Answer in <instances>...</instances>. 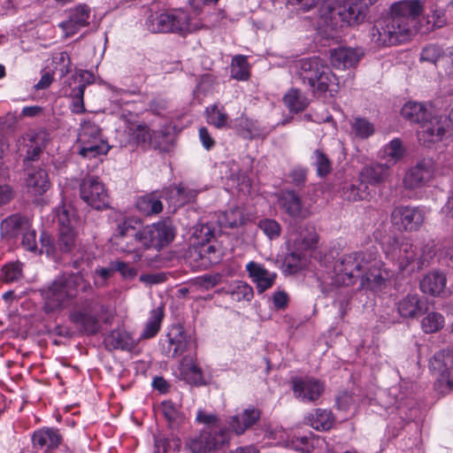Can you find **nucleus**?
<instances>
[{
	"label": "nucleus",
	"mask_w": 453,
	"mask_h": 453,
	"mask_svg": "<svg viewBox=\"0 0 453 453\" xmlns=\"http://www.w3.org/2000/svg\"><path fill=\"white\" fill-rule=\"evenodd\" d=\"M383 250L395 269L385 268L377 247L370 246L342 256L334 265L333 283L349 286L360 279L363 288L378 291L394 276L395 271L410 273L420 270V262H417V248L407 240L389 237L383 244Z\"/></svg>",
	"instance_id": "obj_1"
},
{
	"label": "nucleus",
	"mask_w": 453,
	"mask_h": 453,
	"mask_svg": "<svg viewBox=\"0 0 453 453\" xmlns=\"http://www.w3.org/2000/svg\"><path fill=\"white\" fill-rule=\"evenodd\" d=\"M174 229L168 220L142 226L139 219L128 218L119 223L111 238V247L119 252L134 253V261H141L143 250H160L171 243Z\"/></svg>",
	"instance_id": "obj_2"
},
{
	"label": "nucleus",
	"mask_w": 453,
	"mask_h": 453,
	"mask_svg": "<svg viewBox=\"0 0 453 453\" xmlns=\"http://www.w3.org/2000/svg\"><path fill=\"white\" fill-rule=\"evenodd\" d=\"M90 284L82 274L62 275L58 277L50 285L42 289L44 310L53 312L67 307L76 297L78 291H87Z\"/></svg>",
	"instance_id": "obj_3"
},
{
	"label": "nucleus",
	"mask_w": 453,
	"mask_h": 453,
	"mask_svg": "<svg viewBox=\"0 0 453 453\" xmlns=\"http://www.w3.org/2000/svg\"><path fill=\"white\" fill-rule=\"evenodd\" d=\"M297 75L313 92L335 91L337 78L319 57L305 58L295 62Z\"/></svg>",
	"instance_id": "obj_4"
},
{
	"label": "nucleus",
	"mask_w": 453,
	"mask_h": 453,
	"mask_svg": "<svg viewBox=\"0 0 453 453\" xmlns=\"http://www.w3.org/2000/svg\"><path fill=\"white\" fill-rule=\"evenodd\" d=\"M388 16L390 27L393 26L395 38L398 44L406 42L415 34L416 19L423 10L420 0H403L391 5Z\"/></svg>",
	"instance_id": "obj_5"
},
{
	"label": "nucleus",
	"mask_w": 453,
	"mask_h": 453,
	"mask_svg": "<svg viewBox=\"0 0 453 453\" xmlns=\"http://www.w3.org/2000/svg\"><path fill=\"white\" fill-rule=\"evenodd\" d=\"M196 420L208 426L210 432L190 439L186 444V449L190 453H215L226 441L225 427L219 425L216 415L203 411H198Z\"/></svg>",
	"instance_id": "obj_6"
},
{
	"label": "nucleus",
	"mask_w": 453,
	"mask_h": 453,
	"mask_svg": "<svg viewBox=\"0 0 453 453\" xmlns=\"http://www.w3.org/2000/svg\"><path fill=\"white\" fill-rule=\"evenodd\" d=\"M77 144L79 154L89 159L106 155L111 149L101 128L90 120H84L81 124Z\"/></svg>",
	"instance_id": "obj_7"
},
{
	"label": "nucleus",
	"mask_w": 453,
	"mask_h": 453,
	"mask_svg": "<svg viewBox=\"0 0 453 453\" xmlns=\"http://www.w3.org/2000/svg\"><path fill=\"white\" fill-rule=\"evenodd\" d=\"M376 0H330L327 4L331 19L338 17L342 22L352 26L363 21L368 7Z\"/></svg>",
	"instance_id": "obj_8"
},
{
	"label": "nucleus",
	"mask_w": 453,
	"mask_h": 453,
	"mask_svg": "<svg viewBox=\"0 0 453 453\" xmlns=\"http://www.w3.org/2000/svg\"><path fill=\"white\" fill-rule=\"evenodd\" d=\"M99 315L105 323H110L113 317L112 312L108 311L104 306L98 305L97 303H90L81 309L73 311L70 314V319L84 333L95 334L101 327L100 319L97 318Z\"/></svg>",
	"instance_id": "obj_9"
},
{
	"label": "nucleus",
	"mask_w": 453,
	"mask_h": 453,
	"mask_svg": "<svg viewBox=\"0 0 453 453\" xmlns=\"http://www.w3.org/2000/svg\"><path fill=\"white\" fill-rule=\"evenodd\" d=\"M58 223V245L64 250H70L75 244L79 219L76 210L71 204H63L55 211Z\"/></svg>",
	"instance_id": "obj_10"
},
{
	"label": "nucleus",
	"mask_w": 453,
	"mask_h": 453,
	"mask_svg": "<svg viewBox=\"0 0 453 453\" xmlns=\"http://www.w3.org/2000/svg\"><path fill=\"white\" fill-rule=\"evenodd\" d=\"M81 198L91 208L102 211L110 206L108 192L98 177L87 176L80 185Z\"/></svg>",
	"instance_id": "obj_11"
},
{
	"label": "nucleus",
	"mask_w": 453,
	"mask_h": 453,
	"mask_svg": "<svg viewBox=\"0 0 453 453\" xmlns=\"http://www.w3.org/2000/svg\"><path fill=\"white\" fill-rule=\"evenodd\" d=\"M293 395L303 403H316L325 391V384L314 377H294L290 380Z\"/></svg>",
	"instance_id": "obj_12"
},
{
	"label": "nucleus",
	"mask_w": 453,
	"mask_h": 453,
	"mask_svg": "<svg viewBox=\"0 0 453 453\" xmlns=\"http://www.w3.org/2000/svg\"><path fill=\"white\" fill-rule=\"evenodd\" d=\"M449 127V119L444 115H431L419 126L418 139L425 146L442 140Z\"/></svg>",
	"instance_id": "obj_13"
},
{
	"label": "nucleus",
	"mask_w": 453,
	"mask_h": 453,
	"mask_svg": "<svg viewBox=\"0 0 453 453\" xmlns=\"http://www.w3.org/2000/svg\"><path fill=\"white\" fill-rule=\"evenodd\" d=\"M426 213L424 210L412 206H397L391 212V222L399 230L417 231L423 225Z\"/></svg>",
	"instance_id": "obj_14"
},
{
	"label": "nucleus",
	"mask_w": 453,
	"mask_h": 453,
	"mask_svg": "<svg viewBox=\"0 0 453 453\" xmlns=\"http://www.w3.org/2000/svg\"><path fill=\"white\" fill-rule=\"evenodd\" d=\"M434 169L430 160H422L411 167L403 178L408 189H415L426 184L433 177Z\"/></svg>",
	"instance_id": "obj_15"
},
{
	"label": "nucleus",
	"mask_w": 453,
	"mask_h": 453,
	"mask_svg": "<svg viewBox=\"0 0 453 453\" xmlns=\"http://www.w3.org/2000/svg\"><path fill=\"white\" fill-rule=\"evenodd\" d=\"M196 342L192 335L187 334L180 327L173 328L168 334V355L177 357L186 351L192 352Z\"/></svg>",
	"instance_id": "obj_16"
},
{
	"label": "nucleus",
	"mask_w": 453,
	"mask_h": 453,
	"mask_svg": "<svg viewBox=\"0 0 453 453\" xmlns=\"http://www.w3.org/2000/svg\"><path fill=\"white\" fill-rule=\"evenodd\" d=\"M89 18V7L86 4H78L70 9L68 20L61 22L59 27L65 32V36H71L81 27L88 26Z\"/></svg>",
	"instance_id": "obj_17"
},
{
	"label": "nucleus",
	"mask_w": 453,
	"mask_h": 453,
	"mask_svg": "<svg viewBox=\"0 0 453 453\" xmlns=\"http://www.w3.org/2000/svg\"><path fill=\"white\" fill-rule=\"evenodd\" d=\"M246 270L255 283L258 293L271 288L275 282L277 274L265 268L261 264L250 261L246 265Z\"/></svg>",
	"instance_id": "obj_18"
},
{
	"label": "nucleus",
	"mask_w": 453,
	"mask_h": 453,
	"mask_svg": "<svg viewBox=\"0 0 453 453\" xmlns=\"http://www.w3.org/2000/svg\"><path fill=\"white\" fill-rule=\"evenodd\" d=\"M393 26L390 27L388 18L377 20L370 31L371 42L378 47H390L397 45L395 38Z\"/></svg>",
	"instance_id": "obj_19"
},
{
	"label": "nucleus",
	"mask_w": 453,
	"mask_h": 453,
	"mask_svg": "<svg viewBox=\"0 0 453 453\" xmlns=\"http://www.w3.org/2000/svg\"><path fill=\"white\" fill-rule=\"evenodd\" d=\"M123 121L126 126V132L129 135V142L134 143H143L150 142L152 137L151 129L143 123H140L134 119L132 113L125 115Z\"/></svg>",
	"instance_id": "obj_20"
},
{
	"label": "nucleus",
	"mask_w": 453,
	"mask_h": 453,
	"mask_svg": "<svg viewBox=\"0 0 453 453\" xmlns=\"http://www.w3.org/2000/svg\"><path fill=\"white\" fill-rule=\"evenodd\" d=\"M397 311L403 318L413 319L426 311V303L418 294H408L397 303Z\"/></svg>",
	"instance_id": "obj_21"
},
{
	"label": "nucleus",
	"mask_w": 453,
	"mask_h": 453,
	"mask_svg": "<svg viewBox=\"0 0 453 453\" xmlns=\"http://www.w3.org/2000/svg\"><path fill=\"white\" fill-rule=\"evenodd\" d=\"M401 114L405 119L420 126L433 114L432 105L422 102L408 101L402 107Z\"/></svg>",
	"instance_id": "obj_22"
},
{
	"label": "nucleus",
	"mask_w": 453,
	"mask_h": 453,
	"mask_svg": "<svg viewBox=\"0 0 453 453\" xmlns=\"http://www.w3.org/2000/svg\"><path fill=\"white\" fill-rule=\"evenodd\" d=\"M389 176V165L381 163L370 164L363 166L358 177L366 185H380Z\"/></svg>",
	"instance_id": "obj_23"
},
{
	"label": "nucleus",
	"mask_w": 453,
	"mask_h": 453,
	"mask_svg": "<svg viewBox=\"0 0 453 453\" xmlns=\"http://www.w3.org/2000/svg\"><path fill=\"white\" fill-rule=\"evenodd\" d=\"M279 204L291 218H304L306 216L301 198L294 190H283L279 197Z\"/></svg>",
	"instance_id": "obj_24"
},
{
	"label": "nucleus",
	"mask_w": 453,
	"mask_h": 453,
	"mask_svg": "<svg viewBox=\"0 0 453 453\" xmlns=\"http://www.w3.org/2000/svg\"><path fill=\"white\" fill-rule=\"evenodd\" d=\"M260 416L261 413L258 409L247 408L242 413L232 418L229 428L235 434H242L259 420Z\"/></svg>",
	"instance_id": "obj_25"
},
{
	"label": "nucleus",
	"mask_w": 453,
	"mask_h": 453,
	"mask_svg": "<svg viewBox=\"0 0 453 453\" xmlns=\"http://www.w3.org/2000/svg\"><path fill=\"white\" fill-rule=\"evenodd\" d=\"M361 56L357 50L342 47L331 50L330 61L334 67L345 69L355 65Z\"/></svg>",
	"instance_id": "obj_26"
},
{
	"label": "nucleus",
	"mask_w": 453,
	"mask_h": 453,
	"mask_svg": "<svg viewBox=\"0 0 453 453\" xmlns=\"http://www.w3.org/2000/svg\"><path fill=\"white\" fill-rule=\"evenodd\" d=\"M61 441L62 437L58 431L57 429L49 427L36 430L32 436V442L34 447L40 449H56L61 443Z\"/></svg>",
	"instance_id": "obj_27"
},
{
	"label": "nucleus",
	"mask_w": 453,
	"mask_h": 453,
	"mask_svg": "<svg viewBox=\"0 0 453 453\" xmlns=\"http://www.w3.org/2000/svg\"><path fill=\"white\" fill-rule=\"evenodd\" d=\"M446 275L438 271L427 273L420 281V289L425 294L439 296L446 287Z\"/></svg>",
	"instance_id": "obj_28"
},
{
	"label": "nucleus",
	"mask_w": 453,
	"mask_h": 453,
	"mask_svg": "<svg viewBox=\"0 0 453 453\" xmlns=\"http://www.w3.org/2000/svg\"><path fill=\"white\" fill-rule=\"evenodd\" d=\"M429 368L434 373L453 374V349L436 352L429 361Z\"/></svg>",
	"instance_id": "obj_29"
},
{
	"label": "nucleus",
	"mask_w": 453,
	"mask_h": 453,
	"mask_svg": "<svg viewBox=\"0 0 453 453\" xmlns=\"http://www.w3.org/2000/svg\"><path fill=\"white\" fill-rule=\"evenodd\" d=\"M305 422L316 430H329L334 424V417L331 411L319 408L306 416Z\"/></svg>",
	"instance_id": "obj_30"
},
{
	"label": "nucleus",
	"mask_w": 453,
	"mask_h": 453,
	"mask_svg": "<svg viewBox=\"0 0 453 453\" xmlns=\"http://www.w3.org/2000/svg\"><path fill=\"white\" fill-rule=\"evenodd\" d=\"M171 23L170 33H176L184 35L194 30L190 23L188 13L182 9H174L170 11Z\"/></svg>",
	"instance_id": "obj_31"
},
{
	"label": "nucleus",
	"mask_w": 453,
	"mask_h": 453,
	"mask_svg": "<svg viewBox=\"0 0 453 453\" xmlns=\"http://www.w3.org/2000/svg\"><path fill=\"white\" fill-rule=\"evenodd\" d=\"M27 227V220L19 214H14L2 221L1 233L6 237L14 238L23 233Z\"/></svg>",
	"instance_id": "obj_32"
},
{
	"label": "nucleus",
	"mask_w": 453,
	"mask_h": 453,
	"mask_svg": "<svg viewBox=\"0 0 453 453\" xmlns=\"http://www.w3.org/2000/svg\"><path fill=\"white\" fill-rule=\"evenodd\" d=\"M160 197L161 196L157 192L142 196L138 197L136 201V208L141 213L144 215L159 213L163 209Z\"/></svg>",
	"instance_id": "obj_33"
},
{
	"label": "nucleus",
	"mask_w": 453,
	"mask_h": 453,
	"mask_svg": "<svg viewBox=\"0 0 453 453\" xmlns=\"http://www.w3.org/2000/svg\"><path fill=\"white\" fill-rule=\"evenodd\" d=\"M342 196L352 202L366 200L371 196L369 186L358 178L355 182L346 184L342 188Z\"/></svg>",
	"instance_id": "obj_34"
},
{
	"label": "nucleus",
	"mask_w": 453,
	"mask_h": 453,
	"mask_svg": "<svg viewBox=\"0 0 453 453\" xmlns=\"http://www.w3.org/2000/svg\"><path fill=\"white\" fill-rule=\"evenodd\" d=\"M28 191L34 195H42L50 188L47 173L42 169L35 170L27 179Z\"/></svg>",
	"instance_id": "obj_35"
},
{
	"label": "nucleus",
	"mask_w": 453,
	"mask_h": 453,
	"mask_svg": "<svg viewBox=\"0 0 453 453\" xmlns=\"http://www.w3.org/2000/svg\"><path fill=\"white\" fill-rule=\"evenodd\" d=\"M228 295L234 302L249 303L253 298L254 292L248 283L234 280L228 284Z\"/></svg>",
	"instance_id": "obj_36"
},
{
	"label": "nucleus",
	"mask_w": 453,
	"mask_h": 453,
	"mask_svg": "<svg viewBox=\"0 0 453 453\" xmlns=\"http://www.w3.org/2000/svg\"><path fill=\"white\" fill-rule=\"evenodd\" d=\"M170 11L151 14L145 22L146 28L151 33H170Z\"/></svg>",
	"instance_id": "obj_37"
},
{
	"label": "nucleus",
	"mask_w": 453,
	"mask_h": 453,
	"mask_svg": "<svg viewBox=\"0 0 453 453\" xmlns=\"http://www.w3.org/2000/svg\"><path fill=\"white\" fill-rule=\"evenodd\" d=\"M403 153L404 149L402 142L399 139H394L383 147L380 151V157L381 159L386 160L384 164L390 167L403 156Z\"/></svg>",
	"instance_id": "obj_38"
},
{
	"label": "nucleus",
	"mask_w": 453,
	"mask_h": 453,
	"mask_svg": "<svg viewBox=\"0 0 453 453\" xmlns=\"http://www.w3.org/2000/svg\"><path fill=\"white\" fill-rule=\"evenodd\" d=\"M200 232L202 234H204V239L201 240V248L199 253L203 259L209 263H217L219 259V256L216 255V249L213 245L209 243L212 234L211 232V228L208 226H201ZM200 243V242H198Z\"/></svg>",
	"instance_id": "obj_39"
},
{
	"label": "nucleus",
	"mask_w": 453,
	"mask_h": 453,
	"mask_svg": "<svg viewBox=\"0 0 453 453\" xmlns=\"http://www.w3.org/2000/svg\"><path fill=\"white\" fill-rule=\"evenodd\" d=\"M319 237L313 229H304L299 234H292L290 241L298 250L312 249L318 242Z\"/></svg>",
	"instance_id": "obj_40"
},
{
	"label": "nucleus",
	"mask_w": 453,
	"mask_h": 453,
	"mask_svg": "<svg viewBox=\"0 0 453 453\" xmlns=\"http://www.w3.org/2000/svg\"><path fill=\"white\" fill-rule=\"evenodd\" d=\"M180 374L185 380L197 384L202 379L199 367L196 365L193 357H185L180 365Z\"/></svg>",
	"instance_id": "obj_41"
},
{
	"label": "nucleus",
	"mask_w": 453,
	"mask_h": 453,
	"mask_svg": "<svg viewBox=\"0 0 453 453\" xmlns=\"http://www.w3.org/2000/svg\"><path fill=\"white\" fill-rule=\"evenodd\" d=\"M231 76L237 81H247L250 76V66L246 56L237 55L231 63Z\"/></svg>",
	"instance_id": "obj_42"
},
{
	"label": "nucleus",
	"mask_w": 453,
	"mask_h": 453,
	"mask_svg": "<svg viewBox=\"0 0 453 453\" xmlns=\"http://www.w3.org/2000/svg\"><path fill=\"white\" fill-rule=\"evenodd\" d=\"M164 317L162 308L152 310L150 316L145 325V327L141 334V337L150 339L154 337L160 329L161 321Z\"/></svg>",
	"instance_id": "obj_43"
},
{
	"label": "nucleus",
	"mask_w": 453,
	"mask_h": 453,
	"mask_svg": "<svg viewBox=\"0 0 453 453\" xmlns=\"http://www.w3.org/2000/svg\"><path fill=\"white\" fill-rule=\"evenodd\" d=\"M287 107L294 112L303 111L308 105L307 98L301 93L299 89H290L283 98Z\"/></svg>",
	"instance_id": "obj_44"
},
{
	"label": "nucleus",
	"mask_w": 453,
	"mask_h": 453,
	"mask_svg": "<svg viewBox=\"0 0 453 453\" xmlns=\"http://www.w3.org/2000/svg\"><path fill=\"white\" fill-rule=\"evenodd\" d=\"M444 317L437 311L427 312L421 320V328L426 334H434L444 326Z\"/></svg>",
	"instance_id": "obj_45"
},
{
	"label": "nucleus",
	"mask_w": 453,
	"mask_h": 453,
	"mask_svg": "<svg viewBox=\"0 0 453 453\" xmlns=\"http://www.w3.org/2000/svg\"><path fill=\"white\" fill-rule=\"evenodd\" d=\"M49 140V134L45 130L30 131L26 134V141L29 143V149L33 151L34 156H37L46 146Z\"/></svg>",
	"instance_id": "obj_46"
},
{
	"label": "nucleus",
	"mask_w": 453,
	"mask_h": 453,
	"mask_svg": "<svg viewBox=\"0 0 453 453\" xmlns=\"http://www.w3.org/2000/svg\"><path fill=\"white\" fill-rule=\"evenodd\" d=\"M324 442V440L320 438H310L308 436H296L290 437V440L287 445V448H291L296 451L302 453H309L310 449L316 445H319Z\"/></svg>",
	"instance_id": "obj_47"
},
{
	"label": "nucleus",
	"mask_w": 453,
	"mask_h": 453,
	"mask_svg": "<svg viewBox=\"0 0 453 453\" xmlns=\"http://www.w3.org/2000/svg\"><path fill=\"white\" fill-rule=\"evenodd\" d=\"M132 254V262L129 261H122V260H114L111 262V265L113 270L115 272H118L120 273L121 277L125 280H132L134 279L137 273H138V267L136 266V264L139 261L134 262V254Z\"/></svg>",
	"instance_id": "obj_48"
},
{
	"label": "nucleus",
	"mask_w": 453,
	"mask_h": 453,
	"mask_svg": "<svg viewBox=\"0 0 453 453\" xmlns=\"http://www.w3.org/2000/svg\"><path fill=\"white\" fill-rule=\"evenodd\" d=\"M350 126L354 134L360 139H366L375 132L374 125L365 118H355Z\"/></svg>",
	"instance_id": "obj_49"
},
{
	"label": "nucleus",
	"mask_w": 453,
	"mask_h": 453,
	"mask_svg": "<svg viewBox=\"0 0 453 453\" xmlns=\"http://www.w3.org/2000/svg\"><path fill=\"white\" fill-rule=\"evenodd\" d=\"M172 193L178 195L176 199H174L173 196L169 197V204L173 209L190 202L196 196L195 190L189 189L182 185L173 186Z\"/></svg>",
	"instance_id": "obj_50"
},
{
	"label": "nucleus",
	"mask_w": 453,
	"mask_h": 453,
	"mask_svg": "<svg viewBox=\"0 0 453 453\" xmlns=\"http://www.w3.org/2000/svg\"><path fill=\"white\" fill-rule=\"evenodd\" d=\"M311 160L312 165L316 167L318 176L325 177L332 171V163L322 150H315Z\"/></svg>",
	"instance_id": "obj_51"
},
{
	"label": "nucleus",
	"mask_w": 453,
	"mask_h": 453,
	"mask_svg": "<svg viewBox=\"0 0 453 453\" xmlns=\"http://www.w3.org/2000/svg\"><path fill=\"white\" fill-rule=\"evenodd\" d=\"M207 122L217 128L226 123V115L223 105L213 104L206 110Z\"/></svg>",
	"instance_id": "obj_52"
},
{
	"label": "nucleus",
	"mask_w": 453,
	"mask_h": 453,
	"mask_svg": "<svg viewBox=\"0 0 453 453\" xmlns=\"http://www.w3.org/2000/svg\"><path fill=\"white\" fill-rule=\"evenodd\" d=\"M436 380L434 384V390L440 396H445L453 392V374L434 373Z\"/></svg>",
	"instance_id": "obj_53"
},
{
	"label": "nucleus",
	"mask_w": 453,
	"mask_h": 453,
	"mask_svg": "<svg viewBox=\"0 0 453 453\" xmlns=\"http://www.w3.org/2000/svg\"><path fill=\"white\" fill-rule=\"evenodd\" d=\"M114 348L121 349H132L135 342L131 337L130 334L126 331L117 330L113 331L111 334Z\"/></svg>",
	"instance_id": "obj_54"
},
{
	"label": "nucleus",
	"mask_w": 453,
	"mask_h": 453,
	"mask_svg": "<svg viewBox=\"0 0 453 453\" xmlns=\"http://www.w3.org/2000/svg\"><path fill=\"white\" fill-rule=\"evenodd\" d=\"M2 277L6 282L18 281L22 277V264L14 262L5 265L2 269Z\"/></svg>",
	"instance_id": "obj_55"
},
{
	"label": "nucleus",
	"mask_w": 453,
	"mask_h": 453,
	"mask_svg": "<svg viewBox=\"0 0 453 453\" xmlns=\"http://www.w3.org/2000/svg\"><path fill=\"white\" fill-rule=\"evenodd\" d=\"M436 253L435 244L434 241H429L425 243L421 250H417V262H420V269L429 264Z\"/></svg>",
	"instance_id": "obj_56"
},
{
	"label": "nucleus",
	"mask_w": 453,
	"mask_h": 453,
	"mask_svg": "<svg viewBox=\"0 0 453 453\" xmlns=\"http://www.w3.org/2000/svg\"><path fill=\"white\" fill-rule=\"evenodd\" d=\"M258 226L271 240L279 237L280 234V226L274 219H262L259 221Z\"/></svg>",
	"instance_id": "obj_57"
},
{
	"label": "nucleus",
	"mask_w": 453,
	"mask_h": 453,
	"mask_svg": "<svg viewBox=\"0 0 453 453\" xmlns=\"http://www.w3.org/2000/svg\"><path fill=\"white\" fill-rule=\"evenodd\" d=\"M55 69L58 70L61 75H65L71 71V59L65 51L56 53L52 57Z\"/></svg>",
	"instance_id": "obj_58"
},
{
	"label": "nucleus",
	"mask_w": 453,
	"mask_h": 453,
	"mask_svg": "<svg viewBox=\"0 0 453 453\" xmlns=\"http://www.w3.org/2000/svg\"><path fill=\"white\" fill-rule=\"evenodd\" d=\"M442 58L441 49L434 44L426 46L420 54V60L436 64Z\"/></svg>",
	"instance_id": "obj_59"
},
{
	"label": "nucleus",
	"mask_w": 453,
	"mask_h": 453,
	"mask_svg": "<svg viewBox=\"0 0 453 453\" xmlns=\"http://www.w3.org/2000/svg\"><path fill=\"white\" fill-rule=\"evenodd\" d=\"M266 436L268 439L276 441L277 444L287 447L291 435L289 433L283 429L281 426H275L274 428H268L266 430Z\"/></svg>",
	"instance_id": "obj_60"
},
{
	"label": "nucleus",
	"mask_w": 453,
	"mask_h": 453,
	"mask_svg": "<svg viewBox=\"0 0 453 453\" xmlns=\"http://www.w3.org/2000/svg\"><path fill=\"white\" fill-rule=\"evenodd\" d=\"M427 27L426 31L442 27L446 24L445 13L441 9H434L426 18Z\"/></svg>",
	"instance_id": "obj_61"
},
{
	"label": "nucleus",
	"mask_w": 453,
	"mask_h": 453,
	"mask_svg": "<svg viewBox=\"0 0 453 453\" xmlns=\"http://www.w3.org/2000/svg\"><path fill=\"white\" fill-rule=\"evenodd\" d=\"M115 272L113 270L111 263L110 264V267H99L96 269L94 273V282L95 285L98 288H101L105 285L108 279L111 278L112 273Z\"/></svg>",
	"instance_id": "obj_62"
},
{
	"label": "nucleus",
	"mask_w": 453,
	"mask_h": 453,
	"mask_svg": "<svg viewBox=\"0 0 453 453\" xmlns=\"http://www.w3.org/2000/svg\"><path fill=\"white\" fill-rule=\"evenodd\" d=\"M83 94L84 85H79L76 89L73 90V102L71 106L73 112L81 113L84 111Z\"/></svg>",
	"instance_id": "obj_63"
},
{
	"label": "nucleus",
	"mask_w": 453,
	"mask_h": 453,
	"mask_svg": "<svg viewBox=\"0 0 453 453\" xmlns=\"http://www.w3.org/2000/svg\"><path fill=\"white\" fill-rule=\"evenodd\" d=\"M22 234V245L29 251H35L37 249L36 234L35 230H30L28 227L23 231Z\"/></svg>",
	"instance_id": "obj_64"
}]
</instances>
